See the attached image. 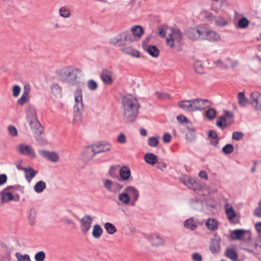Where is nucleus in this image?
<instances>
[{
	"label": "nucleus",
	"mask_w": 261,
	"mask_h": 261,
	"mask_svg": "<svg viewBox=\"0 0 261 261\" xmlns=\"http://www.w3.org/2000/svg\"><path fill=\"white\" fill-rule=\"evenodd\" d=\"M145 162L150 165H154L158 161V156L152 153H147L144 156Z\"/></svg>",
	"instance_id": "nucleus-25"
},
{
	"label": "nucleus",
	"mask_w": 261,
	"mask_h": 261,
	"mask_svg": "<svg viewBox=\"0 0 261 261\" xmlns=\"http://www.w3.org/2000/svg\"><path fill=\"white\" fill-rule=\"evenodd\" d=\"M249 23V21L246 17L240 18L238 23V27L240 29L246 28Z\"/></svg>",
	"instance_id": "nucleus-43"
},
{
	"label": "nucleus",
	"mask_w": 261,
	"mask_h": 261,
	"mask_svg": "<svg viewBox=\"0 0 261 261\" xmlns=\"http://www.w3.org/2000/svg\"><path fill=\"white\" fill-rule=\"evenodd\" d=\"M30 114L31 118L29 120V125L36 141L40 145L46 144V141L44 136L43 127L37 119L36 110L34 109L31 110Z\"/></svg>",
	"instance_id": "nucleus-2"
},
{
	"label": "nucleus",
	"mask_w": 261,
	"mask_h": 261,
	"mask_svg": "<svg viewBox=\"0 0 261 261\" xmlns=\"http://www.w3.org/2000/svg\"><path fill=\"white\" fill-rule=\"evenodd\" d=\"M201 40H207L210 42H216L220 39V35L214 31L203 28Z\"/></svg>",
	"instance_id": "nucleus-11"
},
{
	"label": "nucleus",
	"mask_w": 261,
	"mask_h": 261,
	"mask_svg": "<svg viewBox=\"0 0 261 261\" xmlns=\"http://www.w3.org/2000/svg\"><path fill=\"white\" fill-rule=\"evenodd\" d=\"M9 134L12 136H16L17 135V130L13 125H10L8 127Z\"/></svg>",
	"instance_id": "nucleus-58"
},
{
	"label": "nucleus",
	"mask_w": 261,
	"mask_h": 261,
	"mask_svg": "<svg viewBox=\"0 0 261 261\" xmlns=\"http://www.w3.org/2000/svg\"><path fill=\"white\" fill-rule=\"evenodd\" d=\"M92 218L89 215H85L81 220V227L82 232L86 233L90 229Z\"/></svg>",
	"instance_id": "nucleus-15"
},
{
	"label": "nucleus",
	"mask_w": 261,
	"mask_h": 261,
	"mask_svg": "<svg viewBox=\"0 0 261 261\" xmlns=\"http://www.w3.org/2000/svg\"><path fill=\"white\" fill-rule=\"evenodd\" d=\"M46 184L45 181L43 180H39L37 182L34 187V190L37 193H42L46 188Z\"/></svg>",
	"instance_id": "nucleus-30"
},
{
	"label": "nucleus",
	"mask_w": 261,
	"mask_h": 261,
	"mask_svg": "<svg viewBox=\"0 0 261 261\" xmlns=\"http://www.w3.org/2000/svg\"><path fill=\"white\" fill-rule=\"evenodd\" d=\"M103 232V230L99 224H95L93 226L92 234L94 238L98 239Z\"/></svg>",
	"instance_id": "nucleus-31"
},
{
	"label": "nucleus",
	"mask_w": 261,
	"mask_h": 261,
	"mask_svg": "<svg viewBox=\"0 0 261 261\" xmlns=\"http://www.w3.org/2000/svg\"><path fill=\"white\" fill-rule=\"evenodd\" d=\"M159 144V137H151L148 139V144L152 147H155L158 146Z\"/></svg>",
	"instance_id": "nucleus-49"
},
{
	"label": "nucleus",
	"mask_w": 261,
	"mask_h": 261,
	"mask_svg": "<svg viewBox=\"0 0 261 261\" xmlns=\"http://www.w3.org/2000/svg\"><path fill=\"white\" fill-rule=\"evenodd\" d=\"M97 84L93 80H90L88 82V88L90 90H95L97 88Z\"/></svg>",
	"instance_id": "nucleus-55"
},
{
	"label": "nucleus",
	"mask_w": 261,
	"mask_h": 261,
	"mask_svg": "<svg viewBox=\"0 0 261 261\" xmlns=\"http://www.w3.org/2000/svg\"><path fill=\"white\" fill-rule=\"evenodd\" d=\"M19 152L25 155L30 154L32 158L35 156V153L33 148L28 146L21 144L18 147Z\"/></svg>",
	"instance_id": "nucleus-21"
},
{
	"label": "nucleus",
	"mask_w": 261,
	"mask_h": 261,
	"mask_svg": "<svg viewBox=\"0 0 261 261\" xmlns=\"http://www.w3.org/2000/svg\"><path fill=\"white\" fill-rule=\"evenodd\" d=\"M216 115V111L213 108H209L205 113L206 118L211 120L215 118Z\"/></svg>",
	"instance_id": "nucleus-45"
},
{
	"label": "nucleus",
	"mask_w": 261,
	"mask_h": 261,
	"mask_svg": "<svg viewBox=\"0 0 261 261\" xmlns=\"http://www.w3.org/2000/svg\"><path fill=\"white\" fill-rule=\"evenodd\" d=\"M7 189L5 188L2 192H0L1 195V200L2 201V204L4 203H6L13 200H15L13 194L8 191Z\"/></svg>",
	"instance_id": "nucleus-18"
},
{
	"label": "nucleus",
	"mask_w": 261,
	"mask_h": 261,
	"mask_svg": "<svg viewBox=\"0 0 261 261\" xmlns=\"http://www.w3.org/2000/svg\"><path fill=\"white\" fill-rule=\"evenodd\" d=\"M187 102H191L193 106L194 111L203 109L206 106L205 103H210L207 99L196 98L192 100H187Z\"/></svg>",
	"instance_id": "nucleus-13"
},
{
	"label": "nucleus",
	"mask_w": 261,
	"mask_h": 261,
	"mask_svg": "<svg viewBox=\"0 0 261 261\" xmlns=\"http://www.w3.org/2000/svg\"><path fill=\"white\" fill-rule=\"evenodd\" d=\"M121 103L126 122H134L139 114L140 107L137 99L131 95L123 96Z\"/></svg>",
	"instance_id": "nucleus-1"
},
{
	"label": "nucleus",
	"mask_w": 261,
	"mask_h": 261,
	"mask_svg": "<svg viewBox=\"0 0 261 261\" xmlns=\"http://www.w3.org/2000/svg\"><path fill=\"white\" fill-rule=\"evenodd\" d=\"M117 141L120 144H124L126 142V137L124 134L121 133L118 136Z\"/></svg>",
	"instance_id": "nucleus-61"
},
{
	"label": "nucleus",
	"mask_w": 261,
	"mask_h": 261,
	"mask_svg": "<svg viewBox=\"0 0 261 261\" xmlns=\"http://www.w3.org/2000/svg\"><path fill=\"white\" fill-rule=\"evenodd\" d=\"M224 114L217 118L216 125L222 130H224L227 126L231 124V122H228L227 117L233 119V114L230 111L225 110L224 111Z\"/></svg>",
	"instance_id": "nucleus-9"
},
{
	"label": "nucleus",
	"mask_w": 261,
	"mask_h": 261,
	"mask_svg": "<svg viewBox=\"0 0 261 261\" xmlns=\"http://www.w3.org/2000/svg\"><path fill=\"white\" fill-rule=\"evenodd\" d=\"M192 259L194 261H202V257L199 253L196 252L192 254Z\"/></svg>",
	"instance_id": "nucleus-64"
},
{
	"label": "nucleus",
	"mask_w": 261,
	"mask_h": 261,
	"mask_svg": "<svg viewBox=\"0 0 261 261\" xmlns=\"http://www.w3.org/2000/svg\"><path fill=\"white\" fill-rule=\"evenodd\" d=\"M122 53L131 55L133 57L139 58L140 53L138 50L134 49L129 47H124L121 48Z\"/></svg>",
	"instance_id": "nucleus-26"
},
{
	"label": "nucleus",
	"mask_w": 261,
	"mask_h": 261,
	"mask_svg": "<svg viewBox=\"0 0 261 261\" xmlns=\"http://www.w3.org/2000/svg\"><path fill=\"white\" fill-rule=\"evenodd\" d=\"M177 120L180 123L190 122L188 118L183 115H179L177 116Z\"/></svg>",
	"instance_id": "nucleus-62"
},
{
	"label": "nucleus",
	"mask_w": 261,
	"mask_h": 261,
	"mask_svg": "<svg viewBox=\"0 0 261 261\" xmlns=\"http://www.w3.org/2000/svg\"><path fill=\"white\" fill-rule=\"evenodd\" d=\"M30 114L31 118L29 120V125L36 141L40 145L46 144V141L44 136L43 127L37 119L36 110L34 109L31 110Z\"/></svg>",
	"instance_id": "nucleus-3"
},
{
	"label": "nucleus",
	"mask_w": 261,
	"mask_h": 261,
	"mask_svg": "<svg viewBox=\"0 0 261 261\" xmlns=\"http://www.w3.org/2000/svg\"><path fill=\"white\" fill-rule=\"evenodd\" d=\"M230 59L229 58L225 60L224 62H223L221 60H218L215 62V64L219 68L221 69H227L229 67L230 63Z\"/></svg>",
	"instance_id": "nucleus-33"
},
{
	"label": "nucleus",
	"mask_w": 261,
	"mask_h": 261,
	"mask_svg": "<svg viewBox=\"0 0 261 261\" xmlns=\"http://www.w3.org/2000/svg\"><path fill=\"white\" fill-rule=\"evenodd\" d=\"M188 131L186 134V138L187 140L190 142L195 141L196 137L195 129L194 128H190L188 127Z\"/></svg>",
	"instance_id": "nucleus-36"
},
{
	"label": "nucleus",
	"mask_w": 261,
	"mask_h": 261,
	"mask_svg": "<svg viewBox=\"0 0 261 261\" xmlns=\"http://www.w3.org/2000/svg\"><path fill=\"white\" fill-rule=\"evenodd\" d=\"M207 228L210 230H215L218 229L217 221L215 219H208L205 223Z\"/></svg>",
	"instance_id": "nucleus-27"
},
{
	"label": "nucleus",
	"mask_w": 261,
	"mask_h": 261,
	"mask_svg": "<svg viewBox=\"0 0 261 261\" xmlns=\"http://www.w3.org/2000/svg\"><path fill=\"white\" fill-rule=\"evenodd\" d=\"M233 146L231 144L225 145L222 149V152L225 154H230L233 152Z\"/></svg>",
	"instance_id": "nucleus-48"
},
{
	"label": "nucleus",
	"mask_w": 261,
	"mask_h": 261,
	"mask_svg": "<svg viewBox=\"0 0 261 261\" xmlns=\"http://www.w3.org/2000/svg\"><path fill=\"white\" fill-rule=\"evenodd\" d=\"M8 190L13 189L14 190H19L20 191H22L23 190L24 187H22L19 185H14V186H9L6 188Z\"/></svg>",
	"instance_id": "nucleus-59"
},
{
	"label": "nucleus",
	"mask_w": 261,
	"mask_h": 261,
	"mask_svg": "<svg viewBox=\"0 0 261 261\" xmlns=\"http://www.w3.org/2000/svg\"><path fill=\"white\" fill-rule=\"evenodd\" d=\"M169 36L170 37L166 39V42L170 47H174L175 41L179 43L183 39V34L178 28L172 29Z\"/></svg>",
	"instance_id": "nucleus-8"
},
{
	"label": "nucleus",
	"mask_w": 261,
	"mask_h": 261,
	"mask_svg": "<svg viewBox=\"0 0 261 261\" xmlns=\"http://www.w3.org/2000/svg\"><path fill=\"white\" fill-rule=\"evenodd\" d=\"M130 196L125 192L119 194L118 199L120 201L124 204H128L130 202Z\"/></svg>",
	"instance_id": "nucleus-38"
},
{
	"label": "nucleus",
	"mask_w": 261,
	"mask_h": 261,
	"mask_svg": "<svg viewBox=\"0 0 261 261\" xmlns=\"http://www.w3.org/2000/svg\"><path fill=\"white\" fill-rule=\"evenodd\" d=\"M51 89L55 94H59L61 91V87L57 83H54L52 85Z\"/></svg>",
	"instance_id": "nucleus-54"
},
{
	"label": "nucleus",
	"mask_w": 261,
	"mask_h": 261,
	"mask_svg": "<svg viewBox=\"0 0 261 261\" xmlns=\"http://www.w3.org/2000/svg\"><path fill=\"white\" fill-rule=\"evenodd\" d=\"M184 225L186 228L190 229L191 230H195L197 227L193 218H190L186 220Z\"/></svg>",
	"instance_id": "nucleus-29"
},
{
	"label": "nucleus",
	"mask_w": 261,
	"mask_h": 261,
	"mask_svg": "<svg viewBox=\"0 0 261 261\" xmlns=\"http://www.w3.org/2000/svg\"><path fill=\"white\" fill-rule=\"evenodd\" d=\"M137 39L133 37L129 31H124L112 38L110 43L115 46H122L133 42Z\"/></svg>",
	"instance_id": "nucleus-6"
},
{
	"label": "nucleus",
	"mask_w": 261,
	"mask_h": 261,
	"mask_svg": "<svg viewBox=\"0 0 261 261\" xmlns=\"http://www.w3.org/2000/svg\"><path fill=\"white\" fill-rule=\"evenodd\" d=\"M207 136L211 139L220 138L218 136L216 132L212 129H210L208 130L207 133Z\"/></svg>",
	"instance_id": "nucleus-57"
},
{
	"label": "nucleus",
	"mask_w": 261,
	"mask_h": 261,
	"mask_svg": "<svg viewBox=\"0 0 261 261\" xmlns=\"http://www.w3.org/2000/svg\"><path fill=\"white\" fill-rule=\"evenodd\" d=\"M244 134L241 132H234L232 133V139L236 141H239L243 138Z\"/></svg>",
	"instance_id": "nucleus-52"
},
{
	"label": "nucleus",
	"mask_w": 261,
	"mask_h": 261,
	"mask_svg": "<svg viewBox=\"0 0 261 261\" xmlns=\"http://www.w3.org/2000/svg\"><path fill=\"white\" fill-rule=\"evenodd\" d=\"M21 91V88L19 85H16L13 86L12 89V95L14 97H17Z\"/></svg>",
	"instance_id": "nucleus-56"
},
{
	"label": "nucleus",
	"mask_w": 261,
	"mask_h": 261,
	"mask_svg": "<svg viewBox=\"0 0 261 261\" xmlns=\"http://www.w3.org/2000/svg\"><path fill=\"white\" fill-rule=\"evenodd\" d=\"M59 13L62 17L64 18L69 17L71 15L70 11L64 7H61L60 9Z\"/></svg>",
	"instance_id": "nucleus-53"
},
{
	"label": "nucleus",
	"mask_w": 261,
	"mask_h": 261,
	"mask_svg": "<svg viewBox=\"0 0 261 261\" xmlns=\"http://www.w3.org/2000/svg\"><path fill=\"white\" fill-rule=\"evenodd\" d=\"M34 258L36 261H44L45 258V252L43 251L37 252L34 256Z\"/></svg>",
	"instance_id": "nucleus-50"
},
{
	"label": "nucleus",
	"mask_w": 261,
	"mask_h": 261,
	"mask_svg": "<svg viewBox=\"0 0 261 261\" xmlns=\"http://www.w3.org/2000/svg\"><path fill=\"white\" fill-rule=\"evenodd\" d=\"M118 167L111 166L110 167L109 173L110 176L113 178H119L118 176Z\"/></svg>",
	"instance_id": "nucleus-44"
},
{
	"label": "nucleus",
	"mask_w": 261,
	"mask_h": 261,
	"mask_svg": "<svg viewBox=\"0 0 261 261\" xmlns=\"http://www.w3.org/2000/svg\"><path fill=\"white\" fill-rule=\"evenodd\" d=\"M144 33V29L142 27L136 25H134L131 28V34L133 36V37L134 38H137V39H139L142 36V35Z\"/></svg>",
	"instance_id": "nucleus-20"
},
{
	"label": "nucleus",
	"mask_w": 261,
	"mask_h": 261,
	"mask_svg": "<svg viewBox=\"0 0 261 261\" xmlns=\"http://www.w3.org/2000/svg\"><path fill=\"white\" fill-rule=\"evenodd\" d=\"M194 68L196 72L202 74L204 72V68L202 62L199 60L195 61L194 63Z\"/></svg>",
	"instance_id": "nucleus-40"
},
{
	"label": "nucleus",
	"mask_w": 261,
	"mask_h": 261,
	"mask_svg": "<svg viewBox=\"0 0 261 261\" xmlns=\"http://www.w3.org/2000/svg\"><path fill=\"white\" fill-rule=\"evenodd\" d=\"M204 27L191 28L188 29L185 34L192 40H201Z\"/></svg>",
	"instance_id": "nucleus-10"
},
{
	"label": "nucleus",
	"mask_w": 261,
	"mask_h": 261,
	"mask_svg": "<svg viewBox=\"0 0 261 261\" xmlns=\"http://www.w3.org/2000/svg\"><path fill=\"white\" fill-rule=\"evenodd\" d=\"M112 75L113 73L112 71L108 69H103L100 76L102 81L105 84L111 85L113 82Z\"/></svg>",
	"instance_id": "nucleus-17"
},
{
	"label": "nucleus",
	"mask_w": 261,
	"mask_h": 261,
	"mask_svg": "<svg viewBox=\"0 0 261 261\" xmlns=\"http://www.w3.org/2000/svg\"><path fill=\"white\" fill-rule=\"evenodd\" d=\"M220 242L221 239L219 236L217 235H215L214 237L211 239L209 249L212 253L215 254L219 252L220 249Z\"/></svg>",
	"instance_id": "nucleus-14"
},
{
	"label": "nucleus",
	"mask_w": 261,
	"mask_h": 261,
	"mask_svg": "<svg viewBox=\"0 0 261 261\" xmlns=\"http://www.w3.org/2000/svg\"><path fill=\"white\" fill-rule=\"evenodd\" d=\"M131 175L130 169L127 166H122L119 170V181L128 179Z\"/></svg>",
	"instance_id": "nucleus-19"
},
{
	"label": "nucleus",
	"mask_w": 261,
	"mask_h": 261,
	"mask_svg": "<svg viewBox=\"0 0 261 261\" xmlns=\"http://www.w3.org/2000/svg\"><path fill=\"white\" fill-rule=\"evenodd\" d=\"M205 18L211 23H215L218 27H224L227 24V22L225 19L219 16H214L211 13L207 12L205 14Z\"/></svg>",
	"instance_id": "nucleus-12"
},
{
	"label": "nucleus",
	"mask_w": 261,
	"mask_h": 261,
	"mask_svg": "<svg viewBox=\"0 0 261 261\" xmlns=\"http://www.w3.org/2000/svg\"><path fill=\"white\" fill-rule=\"evenodd\" d=\"M29 100V96L27 92H23L21 97L18 99L17 103L19 105H23Z\"/></svg>",
	"instance_id": "nucleus-42"
},
{
	"label": "nucleus",
	"mask_w": 261,
	"mask_h": 261,
	"mask_svg": "<svg viewBox=\"0 0 261 261\" xmlns=\"http://www.w3.org/2000/svg\"><path fill=\"white\" fill-rule=\"evenodd\" d=\"M124 191L127 194H128L132 199H138L139 192L135 187L127 186L125 188Z\"/></svg>",
	"instance_id": "nucleus-22"
},
{
	"label": "nucleus",
	"mask_w": 261,
	"mask_h": 261,
	"mask_svg": "<svg viewBox=\"0 0 261 261\" xmlns=\"http://www.w3.org/2000/svg\"><path fill=\"white\" fill-rule=\"evenodd\" d=\"M171 135L169 133H165L163 137V141L165 143H169L171 141Z\"/></svg>",
	"instance_id": "nucleus-63"
},
{
	"label": "nucleus",
	"mask_w": 261,
	"mask_h": 261,
	"mask_svg": "<svg viewBox=\"0 0 261 261\" xmlns=\"http://www.w3.org/2000/svg\"><path fill=\"white\" fill-rule=\"evenodd\" d=\"M104 227L107 232L110 234H113L117 231L116 227L111 223L106 222Z\"/></svg>",
	"instance_id": "nucleus-39"
},
{
	"label": "nucleus",
	"mask_w": 261,
	"mask_h": 261,
	"mask_svg": "<svg viewBox=\"0 0 261 261\" xmlns=\"http://www.w3.org/2000/svg\"><path fill=\"white\" fill-rule=\"evenodd\" d=\"M38 171L34 170L31 167L27 168L25 170V177L28 182H31L32 179L37 174Z\"/></svg>",
	"instance_id": "nucleus-24"
},
{
	"label": "nucleus",
	"mask_w": 261,
	"mask_h": 261,
	"mask_svg": "<svg viewBox=\"0 0 261 261\" xmlns=\"http://www.w3.org/2000/svg\"><path fill=\"white\" fill-rule=\"evenodd\" d=\"M111 145L106 142H99L91 146H88L84 152V156L86 161H90L98 153L109 151Z\"/></svg>",
	"instance_id": "nucleus-4"
},
{
	"label": "nucleus",
	"mask_w": 261,
	"mask_h": 261,
	"mask_svg": "<svg viewBox=\"0 0 261 261\" xmlns=\"http://www.w3.org/2000/svg\"><path fill=\"white\" fill-rule=\"evenodd\" d=\"M187 100H182L179 103V107L184 110L188 111V112H193L194 111L193 106L192 103L187 102L186 101Z\"/></svg>",
	"instance_id": "nucleus-34"
},
{
	"label": "nucleus",
	"mask_w": 261,
	"mask_h": 261,
	"mask_svg": "<svg viewBox=\"0 0 261 261\" xmlns=\"http://www.w3.org/2000/svg\"><path fill=\"white\" fill-rule=\"evenodd\" d=\"M113 184V183L112 182V181L111 180L106 179L105 180V182L104 184L105 187L108 191L111 192Z\"/></svg>",
	"instance_id": "nucleus-60"
},
{
	"label": "nucleus",
	"mask_w": 261,
	"mask_h": 261,
	"mask_svg": "<svg viewBox=\"0 0 261 261\" xmlns=\"http://www.w3.org/2000/svg\"><path fill=\"white\" fill-rule=\"evenodd\" d=\"M39 154L42 157L53 162H57L59 160L58 154L55 152H50L45 150H39Z\"/></svg>",
	"instance_id": "nucleus-16"
},
{
	"label": "nucleus",
	"mask_w": 261,
	"mask_h": 261,
	"mask_svg": "<svg viewBox=\"0 0 261 261\" xmlns=\"http://www.w3.org/2000/svg\"><path fill=\"white\" fill-rule=\"evenodd\" d=\"M123 187V186L117 182H114L111 192L113 193L119 192Z\"/></svg>",
	"instance_id": "nucleus-51"
},
{
	"label": "nucleus",
	"mask_w": 261,
	"mask_h": 261,
	"mask_svg": "<svg viewBox=\"0 0 261 261\" xmlns=\"http://www.w3.org/2000/svg\"><path fill=\"white\" fill-rule=\"evenodd\" d=\"M238 103L242 107H245L248 103V99L245 96L244 92H240L238 94Z\"/></svg>",
	"instance_id": "nucleus-37"
},
{
	"label": "nucleus",
	"mask_w": 261,
	"mask_h": 261,
	"mask_svg": "<svg viewBox=\"0 0 261 261\" xmlns=\"http://www.w3.org/2000/svg\"><path fill=\"white\" fill-rule=\"evenodd\" d=\"M226 213L227 218L229 220H231L234 219L236 216V214L234 211L232 206H230L226 209Z\"/></svg>",
	"instance_id": "nucleus-47"
},
{
	"label": "nucleus",
	"mask_w": 261,
	"mask_h": 261,
	"mask_svg": "<svg viewBox=\"0 0 261 261\" xmlns=\"http://www.w3.org/2000/svg\"><path fill=\"white\" fill-rule=\"evenodd\" d=\"M224 0H212V9L218 11L222 6Z\"/></svg>",
	"instance_id": "nucleus-41"
},
{
	"label": "nucleus",
	"mask_w": 261,
	"mask_h": 261,
	"mask_svg": "<svg viewBox=\"0 0 261 261\" xmlns=\"http://www.w3.org/2000/svg\"><path fill=\"white\" fill-rule=\"evenodd\" d=\"M261 98V94L257 92H253L250 95V100L251 104L254 106L259 103V99Z\"/></svg>",
	"instance_id": "nucleus-35"
},
{
	"label": "nucleus",
	"mask_w": 261,
	"mask_h": 261,
	"mask_svg": "<svg viewBox=\"0 0 261 261\" xmlns=\"http://www.w3.org/2000/svg\"><path fill=\"white\" fill-rule=\"evenodd\" d=\"M75 104L74 105V118L73 123H75L76 119L81 120V116L83 110V94L81 89H77L74 92Z\"/></svg>",
	"instance_id": "nucleus-7"
},
{
	"label": "nucleus",
	"mask_w": 261,
	"mask_h": 261,
	"mask_svg": "<svg viewBox=\"0 0 261 261\" xmlns=\"http://www.w3.org/2000/svg\"><path fill=\"white\" fill-rule=\"evenodd\" d=\"M147 52L153 57H158L159 55V50L154 45H149L146 49Z\"/></svg>",
	"instance_id": "nucleus-32"
},
{
	"label": "nucleus",
	"mask_w": 261,
	"mask_h": 261,
	"mask_svg": "<svg viewBox=\"0 0 261 261\" xmlns=\"http://www.w3.org/2000/svg\"><path fill=\"white\" fill-rule=\"evenodd\" d=\"M246 230L244 229H235L230 233V238L233 240H242L243 238Z\"/></svg>",
	"instance_id": "nucleus-23"
},
{
	"label": "nucleus",
	"mask_w": 261,
	"mask_h": 261,
	"mask_svg": "<svg viewBox=\"0 0 261 261\" xmlns=\"http://www.w3.org/2000/svg\"><path fill=\"white\" fill-rule=\"evenodd\" d=\"M79 70L71 67H65L58 72V75L63 82H66L71 85H75L77 80V72Z\"/></svg>",
	"instance_id": "nucleus-5"
},
{
	"label": "nucleus",
	"mask_w": 261,
	"mask_h": 261,
	"mask_svg": "<svg viewBox=\"0 0 261 261\" xmlns=\"http://www.w3.org/2000/svg\"><path fill=\"white\" fill-rule=\"evenodd\" d=\"M226 255L233 261H238V254L233 248H229L226 250Z\"/></svg>",
	"instance_id": "nucleus-28"
},
{
	"label": "nucleus",
	"mask_w": 261,
	"mask_h": 261,
	"mask_svg": "<svg viewBox=\"0 0 261 261\" xmlns=\"http://www.w3.org/2000/svg\"><path fill=\"white\" fill-rule=\"evenodd\" d=\"M15 256L18 261H31L30 256L27 254L22 255L19 252H17Z\"/></svg>",
	"instance_id": "nucleus-46"
}]
</instances>
